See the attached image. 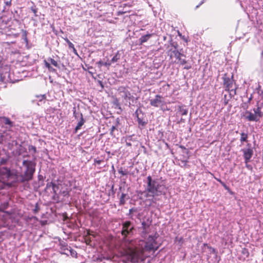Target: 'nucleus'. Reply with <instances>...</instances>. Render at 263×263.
Wrapping results in <instances>:
<instances>
[{
  "instance_id": "obj_1",
  "label": "nucleus",
  "mask_w": 263,
  "mask_h": 263,
  "mask_svg": "<svg viewBox=\"0 0 263 263\" xmlns=\"http://www.w3.org/2000/svg\"><path fill=\"white\" fill-rule=\"evenodd\" d=\"M142 236L145 240L139 241L138 246L134 249L129 248L127 251V258L133 262H138L144 261L146 258L149 257L146 252H155L157 251L160 245L157 241L158 235L155 233L154 235H149L147 238L145 235L149 233V224L143 221L142 223Z\"/></svg>"
},
{
  "instance_id": "obj_2",
  "label": "nucleus",
  "mask_w": 263,
  "mask_h": 263,
  "mask_svg": "<svg viewBox=\"0 0 263 263\" xmlns=\"http://www.w3.org/2000/svg\"><path fill=\"white\" fill-rule=\"evenodd\" d=\"M147 191L148 193L146 197L149 196L153 199L155 196L165 194L166 187L164 184L161 183L158 179L153 180L150 176L147 177Z\"/></svg>"
},
{
  "instance_id": "obj_3",
  "label": "nucleus",
  "mask_w": 263,
  "mask_h": 263,
  "mask_svg": "<svg viewBox=\"0 0 263 263\" xmlns=\"http://www.w3.org/2000/svg\"><path fill=\"white\" fill-rule=\"evenodd\" d=\"M15 177L6 167L0 168V189L14 185Z\"/></svg>"
},
{
  "instance_id": "obj_4",
  "label": "nucleus",
  "mask_w": 263,
  "mask_h": 263,
  "mask_svg": "<svg viewBox=\"0 0 263 263\" xmlns=\"http://www.w3.org/2000/svg\"><path fill=\"white\" fill-rule=\"evenodd\" d=\"M23 165L25 167L24 173L21 176V181H28L32 179L33 174L35 172L36 164L32 161L24 160Z\"/></svg>"
},
{
  "instance_id": "obj_5",
  "label": "nucleus",
  "mask_w": 263,
  "mask_h": 263,
  "mask_svg": "<svg viewBox=\"0 0 263 263\" xmlns=\"http://www.w3.org/2000/svg\"><path fill=\"white\" fill-rule=\"evenodd\" d=\"M134 227L131 226L130 221H125L122 224V235L126 237L128 234L132 232Z\"/></svg>"
},
{
  "instance_id": "obj_6",
  "label": "nucleus",
  "mask_w": 263,
  "mask_h": 263,
  "mask_svg": "<svg viewBox=\"0 0 263 263\" xmlns=\"http://www.w3.org/2000/svg\"><path fill=\"white\" fill-rule=\"evenodd\" d=\"M118 91L120 96L126 101L130 100L132 97L130 92L124 87H120L118 89Z\"/></svg>"
},
{
  "instance_id": "obj_7",
  "label": "nucleus",
  "mask_w": 263,
  "mask_h": 263,
  "mask_svg": "<svg viewBox=\"0 0 263 263\" xmlns=\"http://www.w3.org/2000/svg\"><path fill=\"white\" fill-rule=\"evenodd\" d=\"M164 104L165 102L163 98L160 95H156L154 99L150 100V104L156 107L162 106Z\"/></svg>"
},
{
  "instance_id": "obj_8",
  "label": "nucleus",
  "mask_w": 263,
  "mask_h": 263,
  "mask_svg": "<svg viewBox=\"0 0 263 263\" xmlns=\"http://www.w3.org/2000/svg\"><path fill=\"white\" fill-rule=\"evenodd\" d=\"M73 115L76 119H77L78 120L79 119V120L78 122L77 125L76 126V127L75 128L76 132H77L78 130H79L81 128L82 126L84 124L85 120H84V119L83 118V115L82 114L79 113V112H76V111L74 110Z\"/></svg>"
},
{
  "instance_id": "obj_9",
  "label": "nucleus",
  "mask_w": 263,
  "mask_h": 263,
  "mask_svg": "<svg viewBox=\"0 0 263 263\" xmlns=\"http://www.w3.org/2000/svg\"><path fill=\"white\" fill-rule=\"evenodd\" d=\"M242 152L243 154L245 162L247 163L250 161V159L253 156V151L252 148H248L242 149Z\"/></svg>"
},
{
  "instance_id": "obj_10",
  "label": "nucleus",
  "mask_w": 263,
  "mask_h": 263,
  "mask_svg": "<svg viewBox=\"0 0 263 263\" xmlns=\"http://www.w3.org/2000/svg\"><path fill=\"white\" fill-rule=\"evenodd\" d=\"M246 118L250 121H258L259 119L257 118V115L254 113L250 111H247L246 113Z\"/></svg>"
},
{
  "instance_id": "obj_11",
  "label": "nucleus",
  "mask_w": 263,
  "mask_h": 263,
  "mask_svg": "<svg viewBox=\"0 0 263 263\" xmlns=\"http://www.w3.org/2000/svg\"><path fill=\"white\" fill-rule=\"evenodd\" d=\"M262 107L261 106H259L258 104V106L256 108H254L253 111L255 114L257 115V118L259 119V118L263 115V111L262 110Z\"/></svg>"
},
{
  "instance_id": "obj_12",
  "label": "nucleus",
  "mask_w": 263,
  "mask_h": 263,
  "mask_svg": "<svg viewBox=\"0 0 263 263\" xmlns=\"http://www.w3.org/2000/svg\"><path fill=\"white\" fill-rule=\"evenodd\" d=\"M153 34L147 33L146 35H142L139 41L141 45L143 44L144 43L147 42L152 36Z\"/></svg>"
},
{
  "instance_id": "obj_13",
  "label": "nucleus",
  "mask_w": 263,
  "mask_h": 263,
  "mask_svg": "<svg viewBox=\"0 0 263 263\" xmlns=\"http://www.w3.org/2000/svg\"><path fill=\"white\" fill-rule=\"evenodd\" d=\"M232 81L229 78H224V85L228 89H230L232 87Z\"/></svg>"
},
{
  "instance_id": "obj_14",
  "label": "nucleus",
  "mask_w": 263,
  "mask_h": 263,
  "mask_svg": "<svg viewBox=\"0 0 263 263\" xmlns=\"http://www.w3.org/2000/svg\"><path fill=\"white\" fill-rule=\"evenodd\" d=\"M120 54L119 53V51H118L115 55L113 57L110 62H111V64L116 63L118 61V60L120 59Z\"/></svg>"
},
{
  "instance_id": "obj_15",
  "label": "nucleus",
  "mask_w": 263,
  "mask_h": 263,
  "mask_svg": "<svg viewBox=\"0 0 263 263\" xmlns=\"http://www.w3.org/2000/svg\"><path fill=\"white\" fill-rule=\"evenodd\" d=\"M97 64L101 67L102 66H105L106 67H109L111 65V62H110L109 61H107V62H103L102 61H100L97 63Z\"/></svg>"
},
{
  "instance_id": "obj_16",
  "label": "nucleus",
  "mask_w": 263,
  "mask_h": 263,
  "mask_svg": "<svg viewBox=\"0 0 263 263\" xmlns=\"http://www.w3.org/2000/svg\"><path fill=\"white\" fill-rule=\"evenodd\" d=\"M47 60L49 62H50V64H52L55 67L60 68L59 64H58V62L54 60V59L49 58L47 59Z\"/></svg>"
},
{
  "instance_id": "obj_17",
  "label": "nucleus",
  "mask_w": 263,
  "mask_h": 263,
  "mask_svg": "<svg viewBox=\"0 0 263 263\" xmlns=\"http://www.w3.org/2000/svg\"><path fill=\"white\" fill-rule=\"evenodd\" d=\"M4 123L6 125H9L10 126H12V122L8 118L4 117L2 118Z\"/></svg>"
},
{
  "instance_id": "obj_18",
  "label": "nucleus",
  "mask_w": 263,
  "mask_h": 263,
  "mask_svg": "<svg viewBox=\"0 0 263 263\" xmlns=\"http://www.w3.org/2000/svg\"><path fill=\"white\" fill-rule=\"evenodd\" d=\"M247 138H248L247 134H246L245 133H242L241 134V137H240V140L241 142L247 141Z\"/></svg>"
},
{
  "instance_id": "obj_19",
  "label": "nucleus",
  "mask_w": 263,
  "mask_h": 263,
  "mask_svg": "<svg viewBox=\"0 0 263 263\" xmlns=\"http://www.w3.org/2000/svg\"><path fill=\"white\" fill-rule=\"evenodd\" d=\"M179 111L181 114V115H186L187 114V109L184 108L181 106L179 107Z\"/></svg>"
},
{
  "instance_id": "obj_20",
  "label": "nucleus",
  "mask_w": 263,
  "mask_h": 263,
  "mask_svg": "<svg viewBox=\"0 0 263 263\" xmlns=\"http://www.w3.org/2000/svg\"><path fill=\"white\" fill-rule=\"evenodd\" d=\"M173 53L174 54L175 57L178 60H179V58H181L180 56L182 54L179 52L178 50H174L173 51Z\"/></svg>"
},
{
  "instance_id": "obj_21",
  "label": "nucleus",
  "mask_w": 263,
  "mask_h": 263,
  "mask_svg": "<svg viewBox=\"0 0 263 263\" xmlns=\"http://www.w3.org/2000/svg\"><path fill=\"white\" fill-rule=\"evenodd\" d=\"M9 73L6 72L3 77L1 76V78L3 81H8L9 80Z\"/></svg>"
},
{
  "instance_id": "obj_22",
  "label": "nucleus",
  "mask_w": 263,
  "mask_h": 263,
  "mask_svg": "<svg viewBox=\"0 0 263 263\" xmlns=\"http://www.w3.org/2000/svg\"><path fill=\"white\" fill-rule=\"evenodd\" d=\"M66 41L68 44L69 47L71 48H73V51L74 52H76V50L74 48V45L71 42H70L68 39H67Z\"/></svg>"
},
{
  "instance_id": "obj_23",
  "label": "nucleus",
  "mask_w": 263,
  "mask_h": 263,
  "mask_svg": "<svg viewBox=\"0 0 263 263\" xmlns=\"http://www.w3.org/2000/svg\"><path fill=\"white\" fill-rule=\"evenodd\" d=\"M51 186L53 192L55 193V188H57V186L54 183L51 182L50 184H47V186Z\"/></svg>"
},
{
  "instance_id": "obj_24",
  "label": "nucleus",
  "mask_w": 263,
  "mask_h": 263,
  "mask_svg": "<svg viewBox=\"0 0 263 263\" xmlns=\"http://www.w3.org/2000/svg\"><path fill=\"white\" fill-rule=\"evenodd\" d=\"M44 64H45L46 67H47L48 68V69H49V67H50L51 66L50 63V62H49L48 61V60H45Z\"/></svg>"
},
{
  "instance_id": "obj_25",
  "label": "nucleus",
  "mask_w": 263,
  "mask_h": 263,
  "mask_svg": "<svg viewBox=\"0 0 263 263\" xmlns=\"http://www.w3.org/2000/svg\"><path fill=\"white\" fill-rule=\"evenodd\" d=\"M179 61L180 64L181 65H184L186 63V61L185 59H182L181 58H179Z\"/></svg>"
},
{
  "instance_id": "obj_26",
  "label": "nucleus",
  "mask_w": 263,
  "mask_h": 263,
  "mask_svg": "<svg viewBox=\"0 0 263 263\" xmlns=\"http://www.w3.org/2000/svg\"><path fill=\"white\" fill-rule=\"evenodd\" d=\"M125 196V195L124 194H122V196H121V197L120 199V203L122 204H123L124 203V198Z\"/></svg>"
},
{
  "instance_id": "obj_27",
  "label": "nucleus",
  "mask_w": 263,
  "mask_h": 263,
  "mask_svg": "<svg viewBox=\"0 0 263 263\" xmlns=\"http://www.w3.org/2000/svg\"><path fill=\"white\" fill-rule=\"evenodd\" d=\"M48 70L51 72L57 73L56 69L53 68L51 66L50 67H49Z\"/></svg>"
},
{
  "instance_id": "obj_28",
  "label": "nucleus",
  "mask_w": 263,
  "mask_h": 263,
  "mask_svg": "<svg viewBox=\"0 0 263 263\" xmlns=\"http://www.w3.org/2000/svg\"><path fill=\"white\" fill-rule=\"evenodd\" d=\"M70 254H71V255L72 256H76L77 255V252L76 251L72 250H70Z\"/></svg>"
},
{
  "instance_id": "obj_29",
  "label": "nucleus",
  "mask_w": 263,
  "mask_h": 263,
  "mask_svg": "<svg viewBox=\"0 0 263 263\" xmlns=\"http://www.w3.org/2000/svg\"><path fill=\"white\" fill-rule=\"evenodd\" d=\"M29 150L30 151H33L35 153L36 152V148H35V147H34L33 146H31L30 147Z\"/></svg>"
},
{
  "instance_id": "obj_30",
  "label": "nucleus",
  "mask_w": 263,
  "mask_h": 263,
  "mask_svg": "<svg viewBox=\"0 0 263 263\" xmlns=\"http://www.w3.org/2000/svg\"><path fill=\"white\" fill-rule=\"evenodd\" d=\"M5 4L7 6H10L11 5V1H7L5 2Z\"/></svg>"
},
{
  "instance_id": "obj_31",
  "label": "nucleus",
  "mask_w": 263,
  "mask_h": 263,
  "mask_svg": "<svg viewBox=\"0 0 263 263\" xmlns=\"http://www.w3.org/2000/svg\"><path fill=\"white\" fill-rule=\"evenodd\" d=\"M204 0H202V1L200 3V4L199 5H197V6L196 7V8H198V7H199V5H201L202 4H203V3H204Z\"/></svg>"
},
{
  "instance_id": "obj_32",
  "label": "nucleus",
  "mask_w": 263,
  "mask_h": 263,
  "mask_svg": "<svg viewBox=\"0 0 263 263\" xmlns=\"http://www.w3.org/2000/svg\"><path fill=\"white\" fill-rule=\"evenodd\" d=\"M45 98V96L43 95L41 96V99H40V100H42V99H44Z\"/></svg>"
},
{
  "instance_id": "obj_33",
  "label": "nucleus",
  "mask_w": 263,
  "mask_h": 263,
  "mask_svg": "<svg viewBox=\"0 0 263 263\" xmlns=\"http://www.w3.org/2000/svg\"><path fill=\"white\" fill-rule=\"evenodd\" d=\"M119 173L123 175H125V174L123 171H120Z\"/></svg>"
},
{
  "instance_id": "obj_34",
  "label": "nucleus",
  "mask_w": 263,
  "mask_h": 263,
  "mask_svg": "<svg viewBox=\"0 0 263 263\" xmlns=\"http://www.w3.org/2000/svg\"><path fill=\"white\" fill-rule=\"evenodd\" d=\"M184 68L186 69H189L190 68V67L186 66V67H185Z\"/></svg>"
},
{
  "instance_id": "obj_35",
  "label": "nucleus",
  "mask_w": 263,
  "mask_h": 263,
  "mask_svg": "<svg viewBox=\"0 0 263 263\" xmlns=\"http://www.w3.org/2000/svg\"><path fill=\"white\" fill-rule=\"evenodd\" d=\"M259 106H261L262 107V110L263 111V103L259 104Z\"/></svg>"
},
{
  "instance_id": "obj_36",
  "label": "nucleus",
  "mask_w": 263,
  "mask_h": 263,
  "mask_svg": "<svg viewBox=\"0 0 263 263\" xmlns=\"http://www.w3.org/2000/svg\"><path fill=\"white\" fill-rule=\"evenodd\" d=\"M212 252L213 253H215V250L214 249H212Z\"/></svg>"
},
{
  "instance_id": "obj_37",
  "label": "nucleus",
  "mask_w": 263,
  "mask_h": 263,
  "mask_svg": "<svg viewBox=\"0 0 263 263\" xmlns=\"http://www.w3.org/2000/svg\"><path fill=\"white\" fill-rule=\"evenodd\" d=\"M33 11L34 13H35L36 12V11L34 9V10H33Z\"/></svg>"
},
{
  "instance_id": "obj_38",
  "label": "nucleus",
  "mask_w": 263,
  "mask_h": 263,
  "mask_svg": "<svg viewBox=\"0 0 263 263\" xmlns=\"http://www.w3.org/2000/svg\"><path fill=\"white\" fill-rule=\"evenodd\" d=\"M112 129H114V128H115L114 126H112Z\"/></svg>"
}]
</instances>
